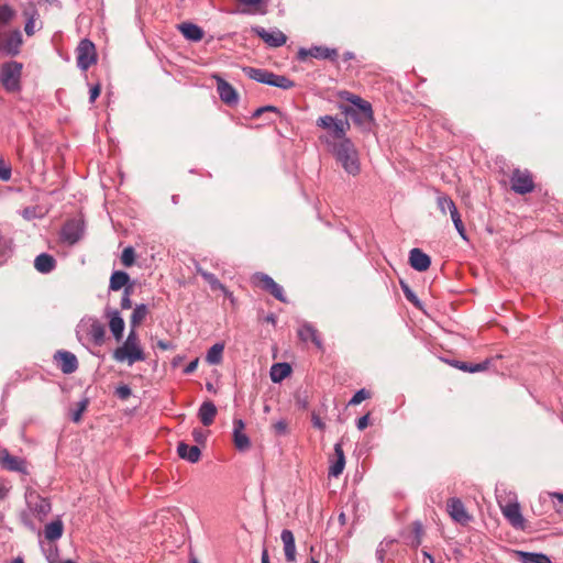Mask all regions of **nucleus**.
<instances>
[{
  "label": "nucleus",
  "mask_w": 563,
  "mask_h": 563,
  "mask_svg": "<svg viewBox=\"0 0 563 563\" xmlns=\"http://www.w3.org/2000/svg\"><path fill=\"white\" fill-rule=\"evenodd\" d=\"M97 62L95 44L90 40H81L77 47V66L81 70H87Z\"/></svg>",
  "instance_id": "nucleus-7"
},
{
  "label": "nucleus",
  "mask_w": 563,
  "mask_h": 563,
  "mask_svg": "<svg viewBox=\"0 0 563 563\" xmlns=\"http://www.w3.org/2000/svg\"><path fill=\"white\" fill-rule=\"evenodd\" d=\"M368 421H369L368 415H365V416H362L361 418H358V420L356 422L357 429L364 430L368 426Z\"/></svg>",
  "instance_id": "nucleus-57"
},
{
  "label": "nucleus",
  "mask_w": 563,
  "mask_h": 563,
  "mask_svg": "<svg viewBox=\"0 0 563 563\" xmlns=\"http://www.w3.org/2000/svg\"><path fill=\"white\" fill-rule=\"evenodd\" d=\"M217 88L221 100L228 104H234L238 102V93L235 89L225 80L218 79Z\"/></svg>",
  "instance_id": "nucleus-22"
},
{
  "label": "nucleus",
  "mask_w": 563,
  "mask_h": 563,
  "mask_svg": "<svg viewBox=\"0 0 563 563\" xmlns=\"http://www.w3.org/2000/svg\"><path fill=\"white\" fill-rule=\"evenodd\" d=\"M443 199L448 200V201H453L448 195H444V194H440L438 195L437 197V205H438V208L440 209V211L442 213H446V211H449V205L446 203H442L443 202Z\"/></svg>",
  "instance_id": "nucleus-50"
},
{
  "label": "nucleus",
  "mask_w": 563,
  "mask_h": 563,
  "mask_svg": "<svg viewBox=\"0 0 563 563\" xmlns=\"http://www.w3.org/2000/svg\"><path fill=\"white\" fill-rule=\"evenodd\" d=\"M336 55H338V52L335 49H331V48L322 47V46H314L309 49L300 48L298 51V58L300 60H305L309 56L314 57V58L333 59L334 57H336Z\"/></svg>",
  "instance_id": "nucleus-19"
},
{
  "label": "nucleus",
  "mask_w": 563,
  "mask_h": 563,
  "mask_svg": "<svg viewBox=\"0 0 563 563\" xmlns=\"http://www.w3.org/2000/svg\"><path fill=\"white\" fill-rule=\"evenodd\" d=\"M291 373V367L287 363H276L271 367V379L274 383H280Z\"/></svg>",
  "instance_id": "nucleus-32"
},
{
  "label": "nucleus",
  "mask_w": 563,
  "mask_h": 563,
  "mask_svg": "<svg viewBox=\"0 0 563 563\" xmlns=\"http://www.w3.org/2000/svg\"><path fill=\"white\" fill-rule=\"evenodd\" d=\"M178 29L187 40L198 42L203 37V31L194 23H183Z\"/></svg>",
  "instance_id": "nucleus-31"
},
{
  "label": "nucleus",
  "mask_w": 563,
  "mask_h": 563,
  "mask_svg": "<svg viewBox=\"0 0 563 563\" xmlns=\"http://www.w3.org/2000/svg\"><path fill=\"white\" fill-rule=\"evenodd\" d=\"M217 415V408L212 401H205L199 408V419L203 426H210Z\"/></svg>",
  "instance_id": "nucleus-28"
},
{
  "label": "nucleus",
  "mask_w": 563,
  "mask_h": 563,
  "mask_svg": "<svg viewBox=\"0 0 563 563\" xmlns=\"http://www.w3.org/2000/svg\"><path fill=\"white\" fill-rule=\"evenodd\" d=\"M22 44V34L19 30L10 33L0 32V53L5 55H16Z\"/></svg>",
  "instance_id": "nucleus-9"
},
{
  "label": "nucleus",
  "mask_w": 563,
  "mask_h": 563,
  "mask_svg": "<svg viewBox=\"0 0 563 563\" xmlns=\"http://www.w3.org/2000/svg\"><path fill=\"white\" fill-rule=\"evenodd\" d=\"M254 32L269 46L279 47L286 43V35L279 30H265L255 27Z\"/></svg>",
  "instance_id": "nucleus-14"
},
{
  "label": "nucleus",
  "mask_w": 563,
  "mask_h": 563,
  "mask_svg": "<svg viewBox=\"0 0 563 563\" xmlns=\"http://www.w3.org/2000/svg\"><path fill=\"white\" fill-rule=\"evenodd\" d=\"M0 465L9 471L26 473L24 460L11 455L8 450H0Z\"/></svg>",
  "instance_id": "nucleus-17"
},
{
  "label": "nucleus",
  "mask_w": 563,
  "mask_h": 563,
  "mask_svg": "<svg viewBox=\"0 0 563 563\" xmlns=\"http://www.w3.org/2000/svg\"><path fill=\"white\" fill-rule=\"evenodd\" d=\"M409 263L413 269L424 272L430 267L431 260L420 249H412L409 253Z\"/></svg>",
  "instance_id": "nucleus-20"
},
{
  "label": "nucleus",
  "mask_w": 563,
  "mask_h": 563,
  "mask_svg": "<svg viewBox=\"0 0 563 563\" xmlns=\"http://www.w3.org/2000/svg\"><path fill=\"white\" fill-rule=\"evenodd\" d=\"M88 399H82L77 404V408L71 411V420L74 422H79L81 420V416L84 411L87 409Z\"/></svg>",
  "instance_id": "nucleus-44"
},
{
  "label": "nucleus",
  "mask_w": 563,
  "mask_h": 563,
  "mask_svg": "<svg viewBox=\"0 0 563 563\" xmlns=\"http://www.w3.org/2000/svg\"><path fill=\"white\" fill-rule=\"evenodd\" d=\"M131 287H126L124 289V294H123V297L121 299V308L122 309H130L131 306H132V302H131V299H130V295H131Z\"/></svg>",
  "instance_id": "nucleus-52"
},
{
  "label": "nucleus",
  "mask_w": 563,
  "mask_h": 563,
  "mask_svg": "<svg viewBox=\"0 0 563 563\" xmlns=\"http://www.w3.org/2000/svg\"><path fill=\"white\" fill-rule=\"evenodd\" d=\"M26 504L29 512L25 511L22 514V521L24 526L29 527L32 530H35L36 526L33 523L31 515L36 517L37 520L42 522L51 512V503L48 501V499L40 496L36 493H30L26 495Z\"/></svg>",
  "instance_id": "nucleus-3"
},
{
  "label": "nucleus",
  "mask_w": 563,
  "mask_h": 563,
  "mask_svg": "<svg viewBox=\"0 0 563 563\" xmlns=\"http://www.w3.org/2000/svg\"><path fill=\"white\" fill-rule=\"evenodd\" d=\"M298 336L301 341H311L318 349H322V341L317 329L309 322H302L298 329Z\"/></svg>",
  "instance_id": "nucleus-21"
},
{
  "label": "nucleus",
  "mask_w": 563,
  "mask_h": 563,
  "mask_svg": "<svg viewBox=\"0 0 563 563\" xmlns=\"http://www.w3.org/2000/svg\"><path fill=\"white\" fill-rule=\"evenodd\" d=\"M147 307L144 303L136 305L131 316V329H134L146 318Z\"/></svg>",
  "instance_id": "nucleus-36"
},
{
  "label": "nucleus",
  "mask_w": 563,
  "mask_h": 563,
  "mask_svg": "<svg viewBox=\"0 0 563 563\" xmlns=\"http://www.w3.org/2000/svg\"><path fill=\"white\" fill-rule=\"evenodd\" d=\"M100 91H101L100 85H96V86L90 88V91H89V93H90V96H89L90 103H93L96 101V99L100 95Z\"/></svg>",
  "instance_id": "nucleus-55"
},
{
  "label": "nucleus",
  "mask_w": 563,
  "mask_h": 563,
  "mask_svg": "<svg viewBox=\"0 0 563 563\" xmlns=\"http://www.w3.org/2000/svg\"><path fill=\"white\" fill-rule=\"evenodd\" d=\"M54 357L64 374H71L78 367L77 357L68 351H57Z\"/></svg>",
  "instance_id": "nucleus-16"
},
{
  "label": "nucleus",
  "mask_w": 563,
  "mask_h": 563,
  "mask_svg": "<svg viewBox=\"0 0 563 563\" xmlns=\"http://www.w3.org/2000/svg\"><path fill=\"white\" fill-rule=\"evenodd\" d=\"M243 71L249 78H251L257 82L264 84L266 69L254 68V67H244Z\"/></svg>",
  "instance_id": "nucleus-40"
},
{
  "label": "nucleus",
  "mask_w": 563,
  "mask_h": 563,
  "mask_svg": "<svg viewBox=\"0 0 563 563\" xmlns=\"http://www.w3.org/2000/svg\"><path fill=\"white\" fill-rule=\"evenodd\" d=\"M273 430L276 435H286L288 433V423L285 419H280L273 424Z\"/></svg>",
  "instance_id": "nucleus-48"
},
{
  "label": "nucleus",
  "mask_w": 563,
  "mask_h": 563,
  "mask_svg": "<svg viewBox=\"0 0 563 563\" xmlns=\"http://www.w3.org/2000/svg\"><path fill=\"white\" fill-rule=\"evenodd\" d=\"M345 461L335 460L329 467V475L338 477L344 470Z\"/></svg>",
  "instance_id": "nucleus-47"
},
{
  "label": "nucleus",
  "mask_w": 563,
  "mask_h": 563,
  "mask_svg": "<svg viewBox=\"0 0 563 563\" xmlns=\"http://www.w3.org/2000/svg\"><path fill=\"white\" fill-rule=\"evenodd\" d=\"M240 4L246 7L241 12L243 13H266L267 0H235Z\"/></svg>",
  "instance_id": "nucleus-29"
},
{
  "label": "nucleus",
  "mask_w": 563,
  "mask_h": 563,
  "mask_svg": "<svg viewBox=\"0 0 563 563\" xmlns=\"http://www.w3.org/2000/svg\"><path fill=\"white\" fill-rule=\"evenodd\" d=\"M197 366H198V358H196V360L191 361V362H190V363L185 367L184 373H185V374H191V373H194V372L196 371Z\"/></svg>",
  "instance_id": "nucleus-60"
},
{
  "label": "nucleus",
  "mask_w": 563,
  "mask_h": 563,
  "mask_svg": "<svg viewBox=\"0 0 563 563\" xmlns=\"http://www.w3.org/2000/svg\"><path fill=\"white\" fill-rule=\"evenodd\" d=\"M11 177V167L2 158H0V179L3 181L9 180Z\"/></svg>",
  "instance_id": "nucleus-49"
},
{
  "label": "nucleus",
  "mask_w": 563,
  "mask_h": 563,
  "mask_svg": "<svg viewBox=\"0 0 563 563\" xmlns=\"http://www.w3.org/2000/svg\"><path fill=\"white\" fill-rule=\"evenodd\" d=\"M156 346L163 351L173 350L175 347L170 341H164V340H159L156 343Z\"/></svg>",
  "instance_id": "nucleus-58"
},
{
  "label": "nucleus",
  "mask_w": 563,
  "mask_h": 563,
  "mask_svg": "<svg viewBox=\"0 0 563 563\" xmlns=\"http://www.w3.org/2000/svg\"><path fill=\"white\" fill-rule=\"evenodd\" d=\"M15 16V11L7 5H0V26H4L11 22V20Z\"/></svg>",
  "instance_id": "nucleus-41"
},
{
  "label": "nucleus",
  "mask_w": 563,
  "mask_h": 563,
  "mask_svg": "<svg viewBox=\"0 0 563 563\" xmlns=\"http://www.w3.org/2000/svg\"><path fill=\"white\" fill-rule=\"evenodd\" d=\"M130 280L129 275L122 271H115L112 273L110 277L109 288L113 291L120 290L124 287Z\"/></svg>",
  "instance_id": "nucleus-33"
},
{
  "label": "nucleus",
  "mask_w": 563,
  "mask_h": 563,
  "mask_svg": "<svg viewBox=\"0 0 563 563\" xmlns=\"http://www.w3.org/2000/svg\"><path fill=\"white\" fill-rule=\"evenodd\" d=\"M367 398H369V393L364 388L360 389L350 399L349 405H353V406L358 405Z\"/></svg>",
  "instance_id": "nucleus-45"
},
{
  "label": "nucleus",
  "mask_w": 563,
  "mask_h": 563,
  "mask_svg": "<svg viewBox=\"0 0 563 563\" xmlns=\"http://www.w3.org/2000/svg\"><path fill=\"white\" fill-rule=\"evenodd\" d=\"M342 98L351 102L355 108L361 109L364 103H368L367 101L363 100L361 97L353 95L351 92H344L342 95Z\"/></svg>",
  "instance_id": "nucleus-46"
},
{
  "label": "nucleus",
  "mask_w": 563,
  "mask_h": 563,
  "mask_svg": "<svg viewBox=\"0 0 563 563\" xmlns=\"http://www.w3.org/2000/svg\"><path fill=\"white\" fill-rule=\"evenodd\" d=\"M134 261H135V252H134L133 247H131V246L125 247L121 255V263L125 267H130L134 264Z\"/></svg>",
  "instance_id": "nucleus-42"
},
{
  "label": "nucleus",
  "mask_w": 563,
  "mask_h": 563,
  "mask_svg": "<svg viewBox=\"0 0 563 563\" xmlns=\"http://www.w3.org/2000/svg\"><path fill=\"white\" fill-rule=\"evenodd\" d=\"M9 489L5 488L3 485L0 484V499H3L7 497Z\"/></svg>",
  "instance_id": "nucleus-63"
},
{
  "label": "nucleus",
  "mask_w": 563,
  "mask_h": 563,
  "mask_svg": "<svg viewBox=\"0 0 563 563\" xmlns=\"http://www.w3.org/2000/svg\"><path fill=\"white\" fill-rule=\"evenodd\" d=\"M23 14L26 16V23L24 26V31L27 35H33L35 32V19L37 15V12L33 5L26 8L23 12Z\"/></svg>",
  "instance_id": "nucleus-37"
},
{
  "label": "nucleus",
  "mask_w": 563,
  "mask_h": 563,
  "mask_svg": "<svg viewBox=\"0 0 563 563\" xmlns=\"http://www.w3.org/2000/svg\"><path fill=\"white\" fill-rule=\"evenodd\" d=\"M224 345L222 343L213 344L207 352L206 360L211 365H217L222 361Z\"/></svg>",
  "instance_id": "nucleus-35"
},
{
  "label": "nucleus",
  "mask_w": 563,
  "mask_h": 563,
  "mask_svg": "<svg viewBox=\"0 0 563 563\" xmlns=\"http://www.w3.org/2000/svg\"><path fill=\"white\" fill-rule=\"evenodd\" d=\"M113 358L120 363H128L129 366L145 360L136 330H130L123 344L114 350Z\"/></svg>",
  "instance_id": "nucleus-2"
},
{
  "label": "nucleus",
  "mask_w": 563,
  "mask_h": 563,
  "mask_svg": "<svg viewBox=\"0 0 563 563\" xmlns=\"http://www.w3.org/2000/svg\"><path fill=\"white\" fill-rule=\"evenodd\" d=\"M277 74L266 70L264 84L273 86V81L275 80Z\"/></svg>",
  "instance_id": "nucleus-61"
},
{
  "label": "nucleus",
  "mask_w": 563,
  "mask_h": 563,
  "mask_svg": "<svg viewBox=\"0 0 563 563\" xmlns=\"http://www.w3.org/2000/svg\"><path fill=\"white\" fill-rule=\"evenodd\" d=\"M553 498H556L559 501L563 503V494L562 493H553Z\"/></svg>",
  "instance_id": "nucleus-64"
},
{
  "label": "nucleus",
  "mask_w": 563,
  "mask_h": 563,
  "mask_svg": "<svg viewBox=\"0 0 563 563\" xmlns=\"http://www.w3.org/2000/svg\"><path fill=\"white\" fill-rule=\"evenodd\" d=\"M253 280L261 285L263 289L268 291L272 296H274L277 300L282 302H286V297L284 294V289L280 285H278L271 276L264 273H256L253 276Z\"/></svg>",
  "instance_id": "nucleus-11"
},
{
  "label": "nucleus",
  "mask_w": 563,
  "mask_h": 563,
  "mask_svg": "<svg viewBox=\"0 0 563 563\" xmlns=\"http://www.w3.org/2000/svg\"><path fill=\"white\" fill-rule=\"evenodd\" d=\"M245 423L242 419L233 420V442L239 451H246L251 446V441L244 432Z\"/></svg>",
  "instance_id": "nucleus-15"
},
{
  "label": "nucleus",
  "mask_w": 563,
  "mask_h": 563,
  "mask_svg": "<svg viewBox=\"0 0 563 563\" xmlns=\"http://www.w3.org/2000/svg\"><path fill=\"white\" fill-rule=\"evenodd\" d=\"M334 453H335L336 460L345 461V456H344V452H343L341 443H336L334 445Z\"/></svg>",
  "instance_id": "nucleus-59"
},
{
  "label": "nucleus",
  "mask_w": 563,
  "mask_h": 563,
  "mask_svg": "<svg viewBox=\"0 0 563 563\" xmlns=\"http://www.w3.org/2000/svg\"><path fill=\"white\" fill-rule=\"evenodd\" d=\"M295 86L294 81L283 75H276L273 81V87L282 88L284 90L290 89Z\"/></svg>",
  "instance_id": "nucleus-43"
},
{
  "label": "nucleus",
  "mask_w": 563,
  "mask_h": 563,
  "mask_svg": "<svg viewBox=\"0 0 563 563\" xmlns=\"http://www.w3.org/2000/svg\"><path fill=\"white\" fill-rule=\"evenodd\" d=\"M345 113L352 119V121L355 124L364 129L369 128L373 122V110L371 103H364L361 109H346Z\"/></svg>",
  "instance_id": "nucleus-12"
},
{
  "label": "nucleus",
  "mask_w": 563,
  "mask_h": 563,
  "mask_svg": "<svg viewBox=\"0 0 563 563\" xmlns=\"http://www.w3.org/2000/svg\"><path fill=\"white\" fill-rule=\"evenodd\" d=\"M56 265L55 258L46 253H42L35 257L34 267L42 274L51 273Z\"/></svg>",
  "instance_id": "nucleus-27"
},
{
  "label": "nucleus",
  "mask_w": 563,
  "mask_h": 563,
  "mask_svg": "<svg viewBox=\"0 0 563 563\" xmlns=\"http://www.w3.org/2000/svg\"><path fill=\"white\" fill-rule=\"evenodd\" d=\"M63 522L60 520H55L45 526V538L49 541L57 540L63 534Z\"/></svg>",
  "instance_id": "nucleus-34"
},
{
  "label": "nucleus",
  "mask_w": 563,
  "mask_h": 563,
  "mask_svg": "<svg viewBox=\"0 0 563 563\" xmlns=\"http://www.w3.org/2000/svg\"><path fill=\"white\" fill-rule=\"evenodd\" d=\"M84 234V224L80 220L73 219L67 221L60 231V239L63 242L74 245Z\"/></svg>",
  "instance_id": "nucleus-10"
},
{
  "label": "nucleus",
  "mask_w": 563,
  "mask_h": 563,
  "mask_svg": "<svg viewBox=\"0 0 563 563\" xmlns=\"http://www.w3.org/2000/svg\"><path fill=\"white\" fill-rule=\"evenodd\" d=\"M22 74V64L18 62H8L3 64L0 70V82L8 91H18L20 89V79Z\"/></svg>",
  "instance_id": "nucleus-6"
},
{
  "label": "nucleus",
  "mask_w": 563,
  "mask_h": 563,
  "mask_svg": "<svg viewBox=\"0 0 563 563\" xmlns=\"http://www.w3.org/2000/svg\"><path fill=\"white\" fill-rule=\"evenodd\" d=\"M177 453L181 459H184L190 463L198 462L200 459V455H201V451L197 445L190 446L184 442H180L178 444Z\"/></svg>",
  "instance_id": "nucleus-24"
},
{
  "label": "nucleus",
  "mask_w": 563,
  "mask_h": 563,
  "mask_svg": "<svg viewBox=\"0 0 563 563\" xmlns=\"http://www.w3.org/2000/svg\"><path fill=\"white\" fill-rule=\"evenodd\" d=\"M514 554L521 563H551L550 558L543 553L516 550Z\"/></svg>",
  "instance_id": "nucleus-26"
},
{
  "label": "nucleus",
  "mask_w": 563,
  "mask_h": 563,
  "mask_svg": "<svg viewBox=\"0 0 563 563\" xmlns=\"http://www.w3.org/2000/svg\"><path fill=\"white\" fill-rule=\"evenodd\" d=\"M109 328L117 341H120L123 336L124 320L120 316L119 311H113L110 314Z\"/></svg>",
  "instance_id": "nucleus-30"
},
{
  "label": "nucleus",
  "mask_w": 563,
  "mask_h": 563,
  "mask_svg": "<svg viewBox=\"0 0 563 563\" xmlns=\"http://www.w3.org/2000/svg\"><path fill=\"white\" fill-rule=\"evenodd\" d=\"M311 422H312V426L319 430L325 429V423L322 421V419L316 412H312V415H311Z\"/></svg>",
  "instance_id": "nucleus-54"
},
{
  "label": "nucleus",
  "mask_w": 563,
  "mask_h": 563,
  "mask_svg": "<svg viewBox=\"0 0 563 563\" xmlns=\"http://www.w3.org/2000/svg\"><path fill=\"white\" fill-rule=\"evenodd\" d=\"M448 511L451 518L456 522L466 523L471 519L463 503L459 498H450L448 500Z\"/></svg>",
  "instance_id": "nucleus-18"
},
{
  "label": "nucleus",
  "mask_w": 563,
  "mask_h": 563,
  "mask_svg": "<svg viewBox=\"0 0 563 563\" xmlns=\"http://www.w3.org/2000/svg\"><path fill=\"white\" fill-rule=\"evenodd\" d=\"M77 338L79 341L88 340L95 345H101L104 339V327L96 319L81 320L77 325Z\"/></svg>",
  "instance_id": "nucleus-5"
},
{
  "label": "nucleus",
  "mask_w": 563,
  "mask_h": 563,
  "mask_svg": "<svg viewBox=\"0 0 563 563\" xmlns=\"http://www.w3.org/2000/svg\"><path fill=\"white\" fill-rule=\"evenodd\" d=\"M501 512L514 528H525V518L517 501L508 503L505 506H501Z\"/></svg>",
  "instance_id": "nucleus-13"
},
{
  "label": "nucleus",
  "mask_w": 563,
  "mask_h": 563,
  "mask_svg": "<svg viewBox=\"0 0 563 563\" xmlns=\"http://www.w3.org/2000/svg\"><path fill=\"white\" fill-rule=\"evenodd\" d=\"M317 125L328 131L327 135L320 137L322 142L324 137H330L335 142L347 139L346 132L350 130L347 120L338 119L332 115H323L317 120Z\"/></svg>",
  "instance_id": "nucleus-4"
},
{
  "label": "nucleus",
  "mask_w": 563,
  "mask_h": 563,
  "mask_svg": "<svg viewBox=\"0 0 563 563\" xmlns=\"http://www.w3.org/2000/svg\"><path fill=\"white\" fill-rule=\"evenodd\" d=\"M192 437H194L195 441H197L198 443H203L206 440V433L201 429H195L192 431Z\"/></svg>",
  "instance_id": "nucleus-56"
},
{
  "label": "nucleus",
  "mask_w": 563,
  "mask_h": 563,
  "mask_svg": "<svg viewBox=\"0 0 563 563\" xmlns=\"http://www.w3.org/2000/svg\"><path fill=\"white\" fill-rule=\"evenodd\" d=\"M115 395L120 399L124 400L131 396V388L128 385H121V386L117 387Z\"/></svg>",
  "instance_id": "nucleus-51"
},
{
  "label": "nucleus",
  "mask_w": 563,
  "mask_h": 563,
  "mask_svg": "<svg viewBox=\"0 0 563 563\" xmlns=\"http://www.w3.org/2000/svg\"><path fill=\"white\" fill-rule=\"evenodd\" d=\"M280 539L284 543V552L285 558L288 562H295L296 561V544H295V537L290 530H283L280 534Z\"/></svg>",
  "instance_id": "nucleus-23"
},
{
  "label": "nucleus",
  "mask_w": 563,
  "mask_h": 563,
  "mask_svg": "<svg viewBox=\"0 0 563 563\" xmlns=\"http://www.w3.org/2000/svg\"><path fill=\"white\" fill-rule=\"evenodd\" d=\"M261 562L262 563H271L269 562V556H268V552L266 549L263 550L262 552V559H261Z\"/></svg>",
  "instance_id": "nucleus-62"
},
{
  "label": "nucleus",
  "mask_w": 563,
  "mask_h": 563,
  "mask_svg": "<svg viewBox=\"0 0 563 563\" xmlns=\"http://www.w3.org/2000/svg\"><path fill=\"white\" fill-rule=\"evenodd\" d=\"M198 273L210 285L211 289H213V290L220 289L223 292H227V288L220 283V280L213 274L208 273L202 269H198Z\"/></svg>",
  "instance_id": "nucleus-38"
},
{
  "label": "nucleus",
  "mask_w": 563,
  "mask_h": 563,
  "mask_svg": "<svg viewBox=\"0 0 563 563\" xmlns=\"http://www.w3.org/2000/svg\"><path fill=\"white\" fill-rule=\"evenodd\" d=\"M323 143L328 146L329 151L345 173L352 176H356L361 173L360 154L350 139L335 142L330 137H324Z\"/></svg>",
  "instance_id": "nucleus-1"
},
{
  "label": "nucleus",
  "mask_w": 563,
  "mask_h": 563,
  "mask_svg": "<svg viewBox=\"0 0 563 563\" xmlns=\"http://www.w3.org/2000/svg\"><path fill=\"white\" fill-rule=\"evenodd\" d=\"M402 290H404V294L406 296V298L412 302L415 306H419L420 305V301L419 299L417 298V296L415 295V292L406 285L402 286Z\"/></svg>",
  "instance_id": "nucleus-53"
},
{
  "label": "nucleus",
  "mask_w": 563,
  "mask_h": 563,
  "mask_svg": "<svg viewBox=\"0 0 563 563\" xmlns=\"http://www.w3.org/2000/svg\"><path fill=\"white\" fill-rule=\"evenodd\" d=\"M455 366L464 372L468 373H476L485 371L488 366V361H485L483 363L472 364L466 362H456Z\"/></svg>",
  "instance_id": "nucleus-39"
},
{
  "label": "nucleus",
  "mask_w": 563,
  "mask_h": 563,
  "mask_svg": "<svg viewBox=\"0 0 563 563\" xmlns=\"http://www.w3.org/2000/svg\"><path fill=\"white\" fill-rule=\"evenodd\" d=\"M511 189L519 194L525 195L534 189V184L531 174L528 170L515 169L510 177Z\"/></svg>",
  "instance_id": "nucleus-8"
},
{
  "label": "nucleus",
  "mask_w": 563,
  "mask_h": 563,
  "mask_svg": "<svg viewBox=\"0 0 563 563\" xmlns=\"http://www.w3.org/2000/svg\"><path fill=\"white\" fill-rule=\"evenodd\" d=\"M442 203L449 205V212H450L452 222H453L457 233L460 234V236L463 240L467 241L466 231H465L463 221L461 219V214H460L454 201H448V200L443 199Z\"/></svg>",
  "instance_id": "nucleus-25"
}]
</instances>
